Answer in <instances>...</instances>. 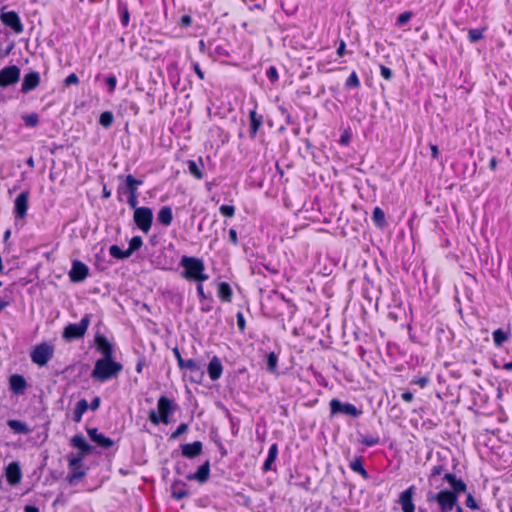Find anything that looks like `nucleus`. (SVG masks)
I'll use <instances>...</instances> for the list:
<instances>
[{"mask_svg": "<svg viewBox=\"0 0 512 512\" xmlns=\"http://www.w3.org/2000/svg\"><path fill=\"white\" fill-rule=\"evenodd\" d=\"M229 240L234 245L238 244L237 231L235 229H230L229 230Z\"/></svg>", "mask_w": 512, "mask_h": 512, "instance_id": "nucleus-56", "label": "nucleus"}, {"mask_svg": "<svg viewBox=\"0 0 512 512\" xmlns=\"http://www.w3.org/2000/svg\"><path fill=\"white\" fill-rule=\"evenodd\" d=\"M188 430V425L185 423H181L178 428L171 434L170 439L175 440L182 434L186 433Z\"/></svg>", "mask_w": 512, "mask_h": 512, "instance_id": "nucleus-44", "label": "nucleus"}, {"mask_svg": "<svg viewBox=\"0 0 512 512\" xmlns=\"http://www.w3.org/2000/svg\"><path fill=\"white\" fill-rule=\"evenodd\" d=\"M29 192L23 191L20 193L14 203V211L17 217L24 218L28 210Z\"/></svg>", "mask_w": 512, "mask_h": 512, "instance_id": "nucleus-16", "label": "nucleus"}, {"mask_svg": "<svg viewBox=\"0 0 512 512\" xmlns=\"http://www.w3.org/2000/svg\"><path fill=\"white\" fill-rule=\"evenodd\" d=\"M492 335L495 346L501 347L502 344L509 339L510 332H505L502 329H497L493 332Z\"/></svg>", "mask_w": 512, "mask_h": 512, "instance_id": "nucleus-31", "label": "nucleus"}, {"mask_svg": "<svg viewBox=\"0 0 512 512\" xmlns=\"http://www.w3.org/2000/svg\"><path fill=\"white\" fill-rule=\"evenodd\" d=\"M88 408V402L85 399H81L74 409L73 420L79 423L82 420L83 414L87 411Z\"/></svg>", "mask_w": 512, "mask_h": 512, "instance_id": "nucleus-29", "label": "nucleus"}, {"mask_svg": "<svg viewBox=\"0 0 512 512\" xmlns=\"http://www.w3.org/2000/svg\"><path fill=\"white\" fill-rule=\"evenodd\" d=\"M209 475H210V465H209V462L207 461L203 465H201L194 474L189 475L188 479L196 480L199 483H205L208 480Z\"/></svg>", "mask_w": 512, "mask_h": 512, "instance_id": "nucleus-21", "label": "nucleus"}, {"mask_svg": "<svg viewBox=\"0 0 512 512\" xmlns=\"http://www.w3.org/2000/svg\"><path fill=\"white\" fill-rule=\"evenodd\" d=\"M157 220L164 226H169L173 220L172 209L169 206H163L157 215Z\"/></svg>", "mask_w": 512, "mask_h": 512, "instance_id": "nucleus-26", "label": "nucleus"}, {"mask_svg": "<svg viewBox=\"0 0 512 512\" xmlns=\"http://www.w3.org/2000/svg\"><path fill=\"white\" fill-rule=\"evenodd\" d=\"M351 139V134L348 131H345L340 137V143L343 145H348Z\"/></svg>", "mask_w": 512, "mask_h": 512, "instance_id": "nucleus-55", "label": "nucleus"}, {"mask_svg": "<svg viewBox=\"0 0 512 512\" xmlns=\"http://www.w3.org/2000/svg\"><path fill=\"white\" fill-rule=\"evenodd\" d=\"M83 456L82 454H79L77 456H71L69 457L68 459V462H69V468L71 470H73V478H78V477H82L83 476V473L82 472H77V470L80 468L81 466V462H82V459H83Z\"/></svg>", "mask_w": 512, "mask_h": 512, "instance_id": "nucleus-28", "label": "nucleus"}, {"mask_svg": "<svg viewBox=\"0 0 512 512\" xmlns=\"http://www.w3.org/2000/svg\"><path fill=\"white\" fill-rule=\"evenodd\" d=\"M157 408L158 413L154 410L150 411L149 420L155 425H158L160 422L168 424V417L172 412L171 401L167 397L161 396L158 399Z\"/></svg>", "mask_w": 512, "mask_h": 512, "instance_id": "nucleus-5", "label": "nucleus"}, {"mask_svg": "<svg viewBox=\"0 0 512 512\" xmlns=\"http://www.w3.org/2000/svg\"><path fill=\"white\" fill-rule=\"evenodd\" d=\"M153 220L152 210L148 207L134 208V221L138 228L144 233H148Z\"/></svg>", "mask_w": 512, "mask_h": 512, "instance_id": "nucleus-7", "label": "nucleus"}, {"mask_svg": "<svg viewBox=\"0 0 512 512\" xmlns=\"http://www.w3.org/2000/svg\"><path fill=\"white\" fill-rule=\"evenodd\" d=\"M412 17H413V13L411 11H406V12L400 14L396 20V26H398V27L404 26L407 22H409L411 20Z\"/></svg>", "mask_w": 512, "mask_h": 512, "instance_id": "nucleus-40", "label": "nucleus"}, {"mask_svg": "<svg viewBox=\"0 0 512 512\" xmlns=\"http://www.w3.org/2000/svg\"><path fill=\"white\" fill-rule=\"evenodd\" d=\"M223 366L219 358L216 356L211 359L208 364V374L211 380H217L221 377Z\"/></svg>", "mask_w": 512, "mask_h": 512, "instance_id": "nucleus-20", "label": "nucleus"}, {"mask_svg": "<svg viewBox=\"0 0 512 512\" xmlns=\"http://www.w3.org/2000/svg\"><path fill=\"white\" fill-rule=\"evenodd\" d=\"M465 504L468 508L472 509V510H477L479 509V506H478V503L477 501L474 499V497L471 495V494H468L467 497H466V501H465Z\"/></svg>", "mask_w": 512, "mask_h": 512, "instance_id": "nucleus-47", "label": "nucleus"}, {"mask_svg": "<svg viewBox=\"0 0 512 512\" xmlns=\"http://www.w3.org/2000/svg\"><path fill=\"white\" fill-rule=\"evenodd\" d=\"M109 253L112 257L117 258V259H124V258L130 257L129 252H127V250L123 251L117 245H112L109 248Z\"/></svg>", "mask_w": 512, "mask_h": 512, "instance_id": "nucleus-33", "label": "nucleus"}, {"mask_svg": "<svg viewBox=\"0 0 512 512\" xmlns=\"http://www.w3.org/2000/svg\"><path fill=\"white\" fill-rule=\"evenodd\" d=\"M9 384L11 390L16 394L23 393L26 388V380L23 376L18 374H14L10 377Z\"/></svg>", "mask_w": 512, "mask_h": 512, "instance_id": "nucleus-22", "label": "nucleus"}, {"mask_svg": "<svg viewBox=\"0 0 512 512\" xmlns=\"http://www.w3.org/2000/svg\"><path fill=\"white\" fill-rule=\"evenodd\" d=\"M415 494V487L410 486L403 491L399 496V504L403 512H415V505L413 503V496Z\"/></svg>", "mask_w": 512, "mask_h": 512, "instance_id": "nucleus-12", "label": "nucleus"}, {"mask_svg": "<svg viewBox=\"0 0 512 512\" xmlns=\"http://www.w3.org/2000/svg\"><path fill=\"white\" fill-rule=\"evenodd\" d=\"M25 512H39V509L36 506L27 505L24 508Z\"/></svg>", "mask_w": 512, "mask_h": 512, "instance_id": "nucleus-63", "label": "nucleus"}, {"mask_svg": "<svg viewBox=\"0 0 512 512\" xmlns=\"http://www.w3.org/2000/svg\"><path fill=\"white\" fill-rule=\"evenodd\" d=\"M250 119V135L255 137L259 127L262 125L263 118L261 115H258L256 110H251L249 113Z\"/></svg>", "mask_w": 512, "mask_h": 512, "instance_id": "nucleus-25", "label": "nucleus"}, {"mask_svg": "<svg viewBox=\"0 0 512 512\" xmlns=\"http://www.w3.org/2000/svg\"><path fill=\"white\" fill-rule=\"evenodd\" d=\"M346 87H352V88H357L360 86V81H359V78L356 74V72H352L350 74V76L348 77V79L346 80Z\"/></svg>", "mask_w": 512, "mask_h": 512, "instance_id": "nucleus-43", "label": "nucleus"}, {"mask_svg": "<svg viewBox=\"0 0 512 512\" xmlns=\"http://www.w3.org/2000/svg\"><path fill=\"white\" fill-rule=\"evenodd\" d=\"M430 149H431V153H432V158H434V159L438 158L439 149H438L437 145L430 144Z\"/></svg>", "mask_w": 512, "mask_h": 512, "instance_id": "nucleus-59", "label": "nucleus"}, {"mask_svg": "<svg viewBox=\"0 0 512 512\" xmlns=\"http://www.w3.org/2000/svg\"><path fill=\"white\" fill-rule=\"evenodd\" d=\"M22 119L28 127H35L39 123V117L36 113L24 114L22 115Z\"/></svg>", "mask_w": 512, "mask_h": 512, "instance_id": "nucleus-36", "label": "nucleus"}, {"mask_svg": "<svg viewBox=\"0 0 512 512\" xmlns=\"http://www.w3.org/2000/svg\"><path fill=\"white\" fill-rule=\"evenodd\" d=\"M0 18L6 26L12 28L16 33H21L23 31V25L20 18L14 11L4 12L1 14Z\"/></svg>", "mask_w": 512, "mask_h": 512, "instance_id": "nucleus-14", "label": "nucleus"}, {"mask_svg": "<svg viewBox=\"0 0 512 512\" xmlns=\"http://www.w3.org/2000/svg\"><path fill=\"white\" fill-rule=\"evenodd\" d=\"M278 364V356L271 352L267 355V369L271 373H276Z\"/></svg>", "mask_w": 512, "mask_h": 512, "instance_id": "nucleus-34", "label": "nucleus"}, {"mask_svg": "<svg viewBox=\"0 0 512 512\" xmlns=\"http://www.w3.org/2000/svg\"><path fill=\"white\" fill-rule=\"evenodd\" d=\"M193 68H194V71L195 73L197 74V76L199 77V79L203 80L204 79V73L203 71L201 70L200 66L198 63H195L193 65Z\"/></svg>", "mask_w": 512, "mask_h": 512, "instance_id": "nucleus-57", "label": "nucleus"}, {"mask_svg": "<svg viewBox=\"0 0 512 512\" xmlns=\"http://www.w3.org/2000/svg\"><path fill=\"white\" fill-rule=\"evenodd\" d=\"M142 244L143 241L140 236L133 237L129 242V248L127 249L129 255L131 256L134 251L138 250L142 246Z\"/></svg>", "mask_w": 512, "mask_h": 512, "instance_id": "nucleus-38", "label": "nucleus"}, {"mask_svg": "<svg viewBox=\"0 0 512 512\" xmlns=\"http://www.w3.org/2000/svg\"><path fill=\"white\" fill-rule=\"evenodd\" d=\"M444 468L442 465H436L434 466L432 469H431V474H430V477H429V481L431 483H433L434 481H436V478L437 476L441 475L442 472H443Z\"/></svg>", "mask_w": 512, "mask_h": 512, "instance_id": "nucleus-46", "label": "nucleus"}, {"mask_svg": "<svg viewBox=\"0 0 512 512\" xmlns=\"http://www.w3.org/2000/svg\"><path fill=\"white\" fill-rule=\"evenodd\" d=\"M89 274V268L81 261H74L72 268L69 272V277L72 282H82Z\"/></svg>", "mask_w": 512, "mask_h": 512, "instance_id": "nucleus-11", "label": "nucleus"}, {"mask_svg": "<svg viewBox=\"0 0 512 512\" xmlns=\"http://www.w3.org/2000/svg\"><path fill=\"white\" fill-rule=\"evenodd\" d=\"M142 184L141 180L135 179L132 175L126 177V187L128 189L129 198L128 203L132 208H135L138 203V192L137 187Z\"/></svg>", "mask_w": 512, "mask_h": 512, "instance_id": "nucleus-13", "label": "nucleus"}, {"mask_svg": "<svg viewBox=\"0 0 512 512\" xmlns=\"http://www.w3.org/2000/svg\"><path fill=\"white\" fill-rule=\"evenodd\" d=\"M12 300H13L12 297H8V296L0 298V312L4 308L8 307L11 304Z\"/></svg>", "mask_w": 512, "mask_h": 512, "instance_id": "nucleus-53", "label": "nucleus"}, {"mask_svg": "<svg viewBox=\"0 0 512 512\" xmlns=\"http://www.w3.org/2000/svg\"><path fill=\"white\" fill-rule=\"evenodd\" d=\"M188 170H189V173L192 174L195 178H197L199 180L203 178L202 170L195 161H193V160L188 161Z\"/></svg>", "mask_w": 512, "mask_h": 512, "instance_id": "nucleus-35", "label": "nucleus"}, {"mask_svg": "<svg viewBox=\"0 0 512 512\" xmlns=\"http://www.w3.org/2000/svg\"><path fill=\"white\" fill-rule=\"evenodd\" d=\"M106 83H107V85L109 87V91L113 92L115 90V87H116V84H117V79H116L115 76L111 75V76L107 77Z\"/></svg>", "mask_w": 512, "mask_h": 512, "instance_id": "nucleus-51", "label": "nucleus"}, {"mask_svg": "<svg viewBox=\"0 0 512 512\" xmlns=\"http://www.w3.org/2000/svg\"><path fill=\"white\" fill-rule=\"evenodd\" d=\"M20 69L17 66H8L0 70V86L7 87L18 82Z\"/></svg>", "mask_w": 512, "mask_h": 512, "instance_id": "nucleus-10", "label": "nucleus"}, {"mask_svg": "<svg viewBox=\"0 0 512 512\" xmlns=\"http://www.w3.org/2000/svg\"><path fill=\"white\" fill-rule=\"evenodd\" d=\"M402 399L405 401V402H411L413 400V394L409 391H405L402 395H401Z\"/></svg>", "mask_w": 512, "mask_h": 512, "instance_id": "nucleus-60", "label": "nucleus"}, {"mask_svg": "<svg viewBox=\"0 0 512 512\" xmlns=\"http://www.w3.org/2000/svg\"><path fill=\"white\" fill-rule=\"evenodd\" d=\"M40 83V75L38 72H30L23 78L21 90L23 93H27L35 89Z\"/></svg>", "mask_w": 512, "mask_h": 512, "instance_id": "nucleus-18", "label": "nucleus"}, {"mask_svg": "<svg viewBox=\"0 0 512 512\" xmlns=\"http://www.w3.org/2000/svg\"><path fill=\"white\" fill-rule=\"evenodd\" d=\"M443 480L448 482L450 489H442L437 493H428L427 501L436 502L439 512H451L457 506L459 496L466 492L467 485L462 479L457 478L452 473H445Z\"/></svg>", "mask_w": 512, "mask_h": 512, "instance_id": "nucleus-1", "label": "nucleus"}, {"mask_svg": "<svg viewBox=\"0 0 512 512\" xmlns=\"http://www.w3.org/2000/svg\"><path fill=\"white\" fill-rule=\"evenodd\" d=\"M380 73H381V76L383 78H385L386 80H390L392 78V71L390 68L384 66V65H381L380 66Z\"/></svg>", "mask_w": 512, "mask_h": 512, "instance_id": "nucleus-49", "label": "nucleus"}, {"mask_svg": "<svg viewBox=\"0 0 512 512\" xmlns=\"http://www.w3.org/2000/svg\"><path fill=\"white\" fill-rule=\"evenodd\" d=\"M218 296L221 300L225 302H230L232 298V289L230 285L226 282H221L218 285Z\"/></svg>", "mask_w": 512, "mask_h": 512, "instance_id": "nucleus-30", "label": "nucleus"}, {"mask_svg": "<svg viewBox=\"0 0 512 512\" xmlns=\"http://www.w3.org/2000/svg\"><path fill=\"white\" fill-rule=\"evenodd\" d=\"M489 168L492 170V171H495L496 168H497V160L496 158H492L489 162Z\"/></svg>", "mask_w": 512, "mask_h": 512, "instance_id": "nucleus-64", "label": "nucleus"}, {"mask_svg": "<svg viewBox=\"0 0 512 512\" xmlns=\"http://www.w3.org/2000/svg\"><path fill=\"white\" fill-rule=\"evenodd\" d=\"M237 325L240 331H244L245 329V318L241 312H238L237 315Z\"/></svg>", "mask_w": 512, "mask_h": 512, "instance_id": "nucleus-52", "label": "nucleus"}, {"mask_svg": "<svg viewBox=\"0 0 512 512\" xmlns=\"http://www.w3.org/2000/svg\"><path fill=\"white\" fill-rule=\"evenodd\" d=\"M100 405V399L98 397L94 398L91 402V404L89 405V407L92 409V410H96L98 409Z\"/></svg>", "mask_w": 512, "mask_h": 512, "instance_id": "nucleus-61", "label": "nucleus"}, {"mask_svg": "<svg viewBox=\"0 0 512 512\" xmlns=\"http://www.w3.org/2000/svg\"><path fill=\"white\" fill-rule=\"evenodd\" d=\"M95 345L102 355L101 358H113V346L104 335L95 336Z\"/></svg>", "mask_w": 512, "mask_h": 512, "instance_id": "nucleus-15", "label": "nucleus"}, {"mask_svg": "<svg viewBox=\"0 0 512 512\" xmlns=\"http://www.w3.org/2000/svg\"><path fill=\"white\" fill-rule=\"evenodd\" d=\"M278 454V446L277 444H272L269 448L268 457L264 462L263 470L269 471L272 470V465L275 462Z\"/></svg>", "mask_w": 512, "mask_h": 512, "instance_id": "nucleus-27", "label": "nucleus"}, {"mask_svg": "<svg viewBox=\"0 0 512 512\" xmlns=\"http://www.w3.org/2000/svg\"><path fill=\"white\" fill-rule=\"evenodd\" d=\"M345 48H346V44H345V42H344L343 40H342V41H340L339 47H338V49H337V54H338V56H340V57L344 56V54H345Z\"/></svg>", "mask_w": 512, "mask_h": 512, "instance_id": "nucleus-58", "label": "nucleus"}, {"mask_svg": "<svg viewBox=\"0 0 512 512\" xmlns=\"http://www.w3.org/2000/svg\"><path fill=\"white\" fill-rule=\"evenodd\" d=\"M219 210L220 213L226 217H233L235 214V207L231 205H222Z\"/></svg>", "mask_w": 512, "mask_h": 512, "instance_id": "nucleus-45", "label": "nucleus"}, {"mask_svg": "<svg viewBox=\"0 0 512 512\" xmlns=\"http://www.w3.org/2000/svg\"><path fill=\"white\" fill-rule=\"evenodd\" d=\"M332 414L343 413L352 417H358L362 412L351 403H342L338 399H332L330 402Z\"/></svg>", "mask_w": 512, "mask_h": 512, "instance_id": "nucleus-9", "label": "nucleus"}, {"mask_svg": "<svg viewBox=\"0 0 512 512\" xmlns=\"http://www.w3.org/2000/svg\"><path fill=\"white\" fill-rule=\"evenodd\" d=\"M71 444L73 447L80 450V454L86 455L91 452V447L87 443L86 439L83 435L77 434L71 439Z\"/></svg>", "mask_w": 512, "mask_h": 512, "instance_id": "nucleus-23", "label": "nucleus"}, {"mask_svg": "<svg viewBox=\"0 0 512 512\" xmlns=\"http://www.w3.org/2000/svg\"><path fill=\"white\" fill-rule=\"evenodd\" d=\"M114 120L113 114L110 111H105L100 115L99 123L105 127L108 128L112 125Z\"/></svg>", "mask_w": 512, "mask_h": 512, "instance_id": "nucleus-37", "label": "nucleus"}, {"mask_svg": "<svg viewBox=\"0 0 512 512\" xmlns=\"http://www.w3.org/2000/svg\"><path fill=\"white\" fill-rule=\"evenodd\" d=\"M54 347L48 343H41L34 347L31 352V360L39 366H45L53 357Z\"/></svg>", "mask_w": 512, "mask_h": 512, "instance_id": "nucleus-6", "label": "nucleus"}, {"mask_svg": "<svg viewBox=\"0 0 512 512\" xmlns=\"http://www.w3.org/2000/svg\"><path fill=\"white\" fill-rule=\"evenodd\" d=\"M350 468L354 471V472H357L359 474H361L362 476L366 477L367 476V472L366 470L363 468L362 466V463H361V460L360 459H355L353 460L351 463H350Z\"/></svg>", "mask_w": 512, "mask_h": 512, "instance_id": "nucleus-41", "label": "nucleus"}, {"mask_svg": "<svg viewBox=\"0 0 512 512\" xmlns=\"http://www.w3.org/2000/svg\"><path fill=\"white\" fill-rule=\"evenodd\" d=\"M173 496L176 498V499H182L184 497L187 496V492L186 491H183V490H180V491H175L173 493Z\"/></svg>", "mask_w": 512, "mask_h": 512, "instance_id": "nucleus-62", "label": "nucleus"}, {"mask_svg": "<svg viewBox=\"0 0 512 512\" xmlns=\"http://www.w3.org/2000/svg\"><path fill=\"white\" fill-rule=\"evenodd\" d=\"M202 451V443L195 441L191 444H185L182 446V454L187 458H194L198 456Z\"/></svg>", "mask_w": 512, "mask_h": 512, "instance_id": "nucleus-24", "label": "nucleus"}, {"mask_svg": "<svg viewBox=\"0 0 512 512\" xmlns=\"http://www.w3.org/2000/svg\"><path fill=\"white\" fill-rule=\"evenodd\" d=\"M6 480L10 485H17L22 478V472L18 462H11L6 467Z\"/></svg>", "mask_w": 512, "mask_h": 512, "instance_id": "nucleus-17", "label": "nucleus"}, {"mask_svg": "<svg viewBox=\"0 0 512 512\" xmlns=\"http://www.w3.org/2000/svg\"><path fill=\"white\" fill-rule=\"evenodd\" d=\"M362 443L366 446H374L378 443V438L375 437H365L362 440Z\"/></svg>", "mask_w": 512, "mask_h": 512, "instance_id": "nucleus-54", "label": "nucleus"}, {"mask_svg": "<svg viewBox=\"0 0 512 512\" xmlns=\"http://www.w3.org/2000/svg\"><path fill=\"white\" fill-rule=\"evenodd\" d=\"M266 75H267V77L269 78V80H270L271 82H275V81H277V80H278V72H277L276 68H275V67H273V66H271V67L267 70Z\"/></svg>", "mask_w": 512, "mask_h": 512, "instance_id": "nucleus-48", "label": "nucleus"}, {"mask_svg": "<svg viewBox=\"0 0 512 512\" xmlns=\"http://www.w3.org/2000/svg\"><path fill=\"white\" fill-rule=\"evenodd\" d=\"M180 266L183 268L181 275L187 280L204 282L208 279V275L204 273V262L199 258L183 256Z\"/></svg>", "mask_w": 512, "mask_h": 512, "instance_id": "nucleus-3", "label": "nucleus"}, {"mask_svg": "<svg viewBox=\"0 0 512 512\" xmlns=\"http://www.w3.org/2000/svg\"><path fill=\"white\" fill-rule=\"evenodd\" d=\"M179 367L182 370H187L190 373V380L196 383H200L204 377V370L202 366L193 359L180 361Z\"/></svg>", "mask_w": 512, "mask_h": 512, "instance_id": "nucleus-8", "label": "nucleus"}, {"mask_svg": "<svg viewBox=\"0 0 512 512\" xmlns=\"http://www.w3.org/2000/svg\"><path fill=\"white\" fill-rule=\"evenodd\" d=\"M65 85L69 86V85H72V84H78L79 83V79H78V76L74 73L68 75L65 79Z\"/></svg>", "mask_w": 512, "mask_h": 512, "instance_id": "nucleus-50", "label": "nucleus"}, {"mask_svg": "<svg viewBox=\"0 0 512 512\" xmlns=\"http://www.w3.org/2000/svg\"><path fill=\"white\" fill-rule=\"evenodd\" d=\"M8 425L11 429L18 433H27L28 429L26 425L23 422L17 421V420H10L8 421Z\"/></svg>", "mask_w": 512, "mask_h": 512, "instance_id": "nucleus-39", "label": "nucleus"}, {"mask_svg": "<svg viewBox=\"0 0 512 512\" xmlns=\"http://www.w3.org/2000/svg\"><path fill=\"white\" fill-rule=\"evenodd\" d=\"M468 38L470 42L475 43L483 38V30L480 29H470L468 31Z\"/></svg>", "mask_w": 512, "mask_h": 512, "instance_id": "nucleus-42", "label": "nucleus"}, {"mask_svg": "<svg viewBox=\"0 0 512 512\" xmlns=\"http://www.w3.org/2000/svg\"><path fill=\"white\" fill-rule=\"evenodd\" d=\"M123 366L113 358H100L96 360L91 377L98 382H106L116 378L122 371Z\"/></svg>", "mask_w": 512, "mask_h": 512, "instance_id": "nucleus-2", "label": "nucleus"}, {"mask_svg": "<svg viewBox=\"0 0 512 512\" xmlns=\"http://www.w3.org/2000/svg\"><path fill=\"white\" fill-rule=\"evenodd\" d=\"M87 432H88V435L91 438V440L94 441L95 443H97L98 445H100L104 448H109L113 445L112 440L110 438L104 436L103 434L98 433L97 429H95V428L88 429Z\"/></svg>", "mask_w": 512, "mask_h": 512, "instance_id": "nucleus-19", "label": "nucleus"}, {"mask_svg": "<svg viewBox=\"0 0 512 512\" xmlns=\"http://www.w3.org/2000/svg\"><path fill=\"white\" fill-rule=\"evenodd\" d=\"M90 325V315L86 314L79 323L67 325L62 333V337L66 341H72L82 338Z\"/></svg>", "mask_w": 512, "mask_h": 512, "instance_id": "nucleus-4", "label": "nucleus"}, {"mask_svg": "<svg viewBox=\"0 0 512 512\" xmlns=\"http://www.w3.org/2000/svg\"><path fill=\"white\" fill-rule=\"evenodd\" d=\"M372 219L375 225L379 228H383L386 225L385 214L379 207L374 208Z\"/></svg>", "mask_w": 512, "mask_h": 512, "instance_id": "nucleus-32", "label": "nucleus"}]
</instances>
